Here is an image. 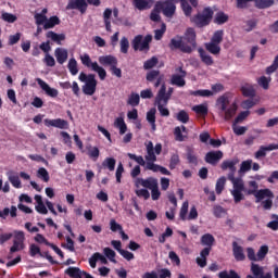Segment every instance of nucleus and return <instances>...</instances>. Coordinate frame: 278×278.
<instances>
[{"label": "nucleus", "instance_id": "obj_1", "mask_svg": "<svg viewBox=\"0 0 278 278\" xmlns=\"http://www.w3.org/2000/svg\"><path fill=\"white\" fill-rule=\"evenodd\" d=\"M168 47L170 51H181V53H192L197 49V30L188 27L184 36H176L170 39Z\"/></svg>", "mask_w": 278, "mask_h": 278}, {"label": "nucleus", "instance_id": "obj_2", "mask_svg": "<svg viewBox=\"0 0 278 278\" xmlns=\"http://www.w3.org/2000/svg\"><path fill=\"white\" fill-rule=\"evenodd\" d=\"M216 108L219 110V115L224 116V121H231L238 112V104L233 102L229 105V98L227 96H220L216 100Z\"/></svg>", "mask_w": 278, "mask_h": 278}, {"label": "nucleus", "instance_id": "obj_3", "mask_svg": "<svg viewBox=\"0 0 278 278\" xmlns=\"http://www.w3.org/2000/svg\"><path fill=\"white\" fill-rule=\"evenodd\" d=\"M212 18H214V10L212 7H205L201 12L190 17V23L199 29H203V27H207L212 23Z\"/></svg>", "mask_w": 278, "mask_h": 278}, {"label": "nucleus", "instance_id": "obj_4", "mask_svg": "<svg viewBox=\"0 0 278 278\" xmlns=\"http://www.w3.org/2000/svg\"><path fill=\"white\" fill-rule=\"evenodd\" d=\"M244 97L248 98L244 100L245 110H251L254 105H257L261 101L260 94H257V86L245 84L244 86Z\"/></svg>", "mask_w": 278, "mask_h": 278}, {"label": "nucleus", "instance_id": "obj_5", "mask_svg": "<svg viewBox=\"0 0 278 278\" xmlns=\"http://www.w3.org/2000/svg\"><path fill=\"white\" fill-rule=\"evenodd\" d=\"M80 62L87 68H91V71L98 73L101 81L105 80V77H108V72L105 71V68L100 66L99 63L92 62V59H90V54L85 53L80 55Z\"/></svg>", "mask_w": 278, "mask_h": 278}, {"label": "nucleus", "instance_id": "obj_6", "mask_svg": "<svg viewBox=\"0 0 278 278\" xmlns=\"http://www.w3.org/2000/svg\"><path fill=\"white\" fill-rule=\"evenodd\" d=\"M153 40V36L147 35L143 37L142 35H137L132 39V49L134 51H149L151 49V41Z\"/></svg>", "mask_w": 278, "mask_h": 278}, {"label": "nucleus", "instance_id": "obj_7", "mask_svg": "<svg viewBox=\"0 0 278 278\" xmlns=\"http://www.w3.org/2000/svg\"><path fill=\"white\" fill-rule=\"evenodd\" d=\"M249 186L250 188H253V190H249L248 193L254 194L257 203L263 201V199H273L275 197L270 189H261L257 191V182L255 180L250 181Z\"/></svg>", "mask_w": 278, "mask_h": 278}, {"label": "nucleus", "instance_id": "obj_8", "mask_svg": "<svg viewBox=\"0 0 278 278\" xmlns=\"http://www.w3.org/2000/svg\"><path fill=\"white\" fill-rule=\"evenodd\" d=\"M229 181L233 185V190L231 191V194L235 199V203H240L242 201V191L244 190V184H242V178H236L233 176V179H229Z\"/></svg>", "mask_w": 278, "mask_h": 278}, {"label": "nucleus", "instance_id": "obj_9", "mask_svg": "<svg viewBox=\"0 0 278 278\" xmlns=\"http://www.w3.org/2000/svg\"><path fill=\"white\" fill-rule=\"evenodd\" d=\"M160 184L157 182V178L155 177H148V178H136L135 186L136 188H140V186L146 190H152Z\"/></svg>", "mask_w": 278, "mask_h": 278}, {"label": "nucleus", "instance_id": "obj_10", "mask_svg": "<svg viewBox=\"0 0 278 278\" xmlns=\"http://www.w3.org/2000/svg\"><path fill=\"white\" fill-rule=\"evenodd\" d=\"M177 73H180V75L174 74L170 79V85L172 86H178V88H184L186 86V76L188 73L184 70V67H178L176 68Z\"/></svg>", "mask_w": 278, "mask_h": 278}, {"label": "nucleus", "instance_id": "obj_11", "mask_svg": "<svg viewBox=\"0 0 278 278\" xmlns=\"http://www.w3.org/2000/svg\"><path fill=\"white\" fill-rule=\"evenodd\" d=\"M251 274L252 275H248L247 278H273L271 273L264 274V268L255 263L251 264Z\"/></svg>", "mask_w": 278, "mask_h": 278}, {"label": "nucleus", "instance_id": "obj_12", "mask_svg": "<svg viewBox=\"0 0 278 278\" xmlns=\"http://www.w3.org/2000/svg\"><path fill=\"white\" fill-rule=\"evenodd\" d=\"M83 92L88 97H92V94L97 92V78L94 74H89V81L85 83L83 86Z\"/></svg>", "mask_w": 278, "mask_h": 278}, {"label": "nucleus", "instance_id": "obj_13", "mask_svg": "<svg viewBox=\"0 0 278 278\" xmlns=\"http://www.w3.org/2000/svg\"><path fill=\"white\" fill-rule=\"evenodd\" d=\"M66 10H79L80 14H86L88 2L86 0H70Z\"/></svg>", "mask_w": 278, "mask_h": 278}, {"label": "nucleus", "instance_id": "obj_14", "mask_svg": "<svg viewBox=\"0 0 278 278\" xmlns=\"http://www.w3.org/2000/svg\"><path fill=\"white\" fill-rule=\"evenodd\" d=\"M204 160L206 164H211V166H216V164H218V162L223 160V151H210L205 154Z\"/></svg>", "mask_w": 278, "mask_h": 278}, {"label": "nucleus", "instance_id": "obj_15", "mask_svg": "<svg viewBox=\"0 0 278 278\" xmlns=\"http://www.w3.org/2000/svg\"><path fill=\"white\" fill-rule=\"evenodd\" d=\"M36 81L38 86H40L41 90H43L48 97L55 99V97L60 94V91H58V89L51 88L49 84L42 80V78H37Z\"/></svg>", "mask_w": 278, "mask_h": 278}, {"label": "nucleus", "instance_id": "obj_16", "mask_svg": "<svg viewBox=\"0 0 278 278\" xmlns=\"http://www.w3.org/2000/svg\"><path fill=\"white\" fill-rule=\"evenodd\" d=\"M46 127H56V129H68V122L66 119L56 118V119H49L46 118L43 121Z\"/></svg>", "mask_w": 278, "mask_h": 278}, {"label": "nucleus", "instance_id": "obj_17", "mask_svg": "<svg viewBox=\"0 0 278 278\" xmlns=\"http://www.w3.org/2000/svg\"><path fill=\"white\" fill-rule=\"evenodd\" d=\"M244 122V111H241L232 123V130L236 136H244V126H238L239 123Z\"/></svg>", "mask_w": 278, "mask_h": 278}, {"label": "nucleus", "instance_id": "obj_18", "mask_svg": "<svg viewBox=\"0 0 278 278\" xmlns=\"http://www.w3.org/2000/svg\"><path fill=\"white\" fill-rule=\"evenodd\" d=\"M236 164H238V160L232 161H224L220 165L222 170H230L228 174V179H233L236 177Z\"/></svg>", "mask_w": 278, "mask_h": 278}, {"label": "nucleus", "instance_id": "obj_19", "mask_svg": "<svg viewBox=\"0 0 278 278\" xmlns=\"http://www.w3.org/2000/svg\"><path fill=\"white\" fill-rule=\"evenodd\" d=\"M98 62L102 66H110V68L118 66V59L112 54L99 56Z\"/></svg>", "mask_w": 278, "mask_h": 278}, {"label": "nucleus", "instance_id": "obj_20", "mask_svg": "<svg viewBox=\"0 0 278 278\" xmlns=\"http://www.w3.org/2000/svg\"><path fill=\"white\" fill-rule=\"evenodd\" d=\"M154 0H132V5L139 12H144V10H151L153 8Z\"/></svg>", "mask_w": 278, "mask_h": 278}, {"label": "nucleus", "instance_id": "obj_21", "mask_svg": "<svg viewBox=\"0 0 278 278\" xmlns=\"http://www.w3.org/2000/svg\"><path fill=\"white\" fill-rule=\"evenodd\" d=\"M278 143H270L268 146H261L258 151L255 152L254 156L256 160H261V157H266L267 151H277Z\"/></svg>", "mask_w": 278, "mask_h": 278}, {"label": "nucleus", "instance_id": "obj_22", "mask_svg": "<svg viewBox=\"0 0 278 278\" xmlns=\"http://www.w3.org/2000/svg\"><path fill=\"white\" fill-rule=\"evenodd\" d=\"M146 149H147V155H146L147 164H155V162H157V156L155 155V150L153 148V141H149L146 144Z\"/></svg>", "mask_w": 278, "mask_h": 278}, {"label": "nucleus", "instance_id": "obj_23", "mask_svg": "<svg viewBox=\"0 0 278 278\" xmlns=\"http://www.w3.org/2000/svg\"><path fill=\"white\" fill-rule=\"evenodd\" d=\"M54 55L59 64H64L68 60V50L63 48H56L54 50Z\"/></svg>", "mask_w": 278, "mask_h": 278}, {"label": "nucleus", "instance_id": "obj_24", "mask_svg": "<svg viewBox=\"0 0 278 278\" xmlns=\"http://www.w3.org/2000/svg\"><path fill=\"white\" fill-rule=\"evenodd\" d=\"M169 99H170V97L166 94V85H162L161 89L159 90L156 100H155L156 104H160L163 101V105H168Z\"/></svg>", "mask_w": 278, "mask_h": 278}, {"label": "nucleus", "instance_id": "obj_25", "mask_svg": "<svg viewBox=\"0 0 278 278\" xmlns=\"http://www.w3.org/2000/svg\"><path fill=\"white\" fill-rule=\"evenodd\" d=\"M46 38H49L50 40H52V42H56L58 45H62V41L66 40V35L58 34L53 30H49L46 34Z\"/></svg>", "mask_w": 278, "mask_h": 278}, {"label": "nucleus", "instance_id": "obj_26", "mask_svg": "<svg viewBox=\"0 0 278 278\" xmlns=\"http://www.w3.org/2000/svg\"><path fill=\"white\" fill-rule=\"evenodd\" d=\"M147 170H152V173H161L162 175H170V172L166 167L157 165L155 163H147Z\"/></svg>", "mask_w": 278, "mask_h": 278}, {"label": "nucleus", "instance_id": "obj_27", "mask_svg": "<svg viewBox=\"0 0 278 278\" xmlns=\"http://www.w3.org/2000/svg\"><path fill=\"white\" fill-rule=\"evenodd\" d=\"M232 253L237 262H242L244 260V250L242 247L238 245L237 241L232 242Z\"/></svg>", "mask_w": 278, "mask_h": 278}, {"label": "nucleus", "instance_id": "obj_28", "mask_svg": "<svg viewBox=\"0 0 278 278\" xmlns=\"http://www.w3.org/2000/svg\"><path fill=\"white\" fill-rule=\"evenodd\" d=\"M7 177L13 188H23V186L21 185V178L16 175V173H14L13 170H9L7 173Z\"/></svg>", "mask_w": 278, "mask_h": 278}, {"label": "nucleus", "instance_id": "obj_29", "mask_svg": "<svg viewBox=\"0 0 278 278\" xmlns=\"http://www.w3.org/2000/svg\"><path fill=\"white\" fill-rule=\"evenodd\" d=\"M65 275H68L71 278H83L86 276V271L80 270L79 267H68L65 270Z\"/></svg>", "mask_w": 278, "mask_h": 278}, {"label": "nucleus", "instance_id": "obj_30", "mask_svg": "<svg viewBox=\"0 0 278 278\" xmlns=\"http://www.w3.org/2000/svg\"><path fill=\"white\" fill-rule=\"evenodd\" d=\"M198 53L200 54L201 61L206 66H212L214 64V59L203 48H199Z\"/></svg>", "mask_w": 278, "mask_h": 278}, {"label": "nucleus", "instance_id": "obj_31", "mask_svg": "<svg viewBox=\"0 0 278 278\" xmlns=\"http://www.w3.org/2000/svg\"><path fill=\"white\" fill-rule=\"evenodd\" d=\"M214 242H216V239L212 233H205L201 237V244H203V247L212 249V247H214Z\"/></svg>", "mask_w": 278, "mask_h": 278}, {"label": "nucleus", "instance_id": "obj_32", "mask_svg": "<svg viewBox=\"0 0 278 278\" xmlns=\"http://www.w3.org/2000/svg\"><path fill=\"white\" fill-rule=\"evenodd\" d=\"M254 5L257 8V10H266L275 5V0H255Z\"/></svg>", "mask_w": 278, "mask_h": 278}, {"label": "nucleus", "instance_id": "obj_33", "mask_svg": "<svg viewBox=\"0 0 278 278\" xmlns=\"http://www.w3.org/2000/svg\"><path fill=\"white\" fill-rule=\"evenodd\" d=\"M61 21L60 17L56 15L51 16L50 18L46 20V23L43 24V29H53L55 25H60Z\"/></svg>", "mask_w": 278, "mask_h": 278}, {"label": "nucleus", "instance_id": "obj_34", "mask_svg": "<svg viewBox=\"0 0 278 278\" xmlns=\"http://www.w3.org/2000/svg\"><path fill=\"white\" fill-rule=\"evenodd\" d=\"M229 21V15H227L225 12L219 11L216 13L214 17V23L216 25H225Z\"/></svg>", "mask_w": 278, "mask_h": 278}, {"label": "nucleus", "instance_id": "obj_35", "mask_svg": "<svg viewBox=\"0 0 278 278\" xmlns=\"http://www.w3.org/2000/svg\"><path fill=\"white\" fill-rule=\"evenodd\" d=\"M162 11L160 10V7L155 3L153 10L150 13V21L153 23H160L162 21V16L160 15Z\"/></svg>", "mask_w": 278, "mask_h": 278}, {"label": "nucleus", "instance_id": "obj_36", "mask_svg": "<svg viewBox=\"0 0 278 278\" xmlns=\"http://www.w3.org/2000/svg\"><path fill=\"white\" fill-rule=\"evenodd\" d=\"M87 155L93 161L97 162L99 160V155H101V151L97 147L89 146L87 147Z\"/></svg>", "mask_w": 278, "mask_h": 278}, {"label": "nucleus", "instance_id": "obj_37", "mask_svg": "<svg viewBox=\"0 0 278 278\" xmlns=\"http://www.w3.org/2000/svg\"><path fill=\"white\" fill-rule=\"evenodd\" d=\"M103 168H108L111 173L116 168V159L114 157H106L102 162Z\"/></svg>", "mask_w": 278, "mask_h": 278}, {"label": "nucleus", "instance_id": "obj_38", "mask_svg": "<svg viewBox=\"0 0 278 278\" xmlns=\"http://www.w3.org/2000/svg\"><path fill=\"white\" fill-rule=\"evenodd\" d=\"M127 104L131 105V108H138L140 105V94L131 92L128 97Z\"/></svg>", "mask_w": 278, "mask_h": 278}, {"label": "nucleus", "instance_id": "obj_39", "mask_svg": "<svg viewBox=\"0 0 278 278\" xmlns=\"http://www.w3.org/2000/svg\"><path fill=\"white\" fill-rule=\"evenodd\" d=\"M205 49L208 51V53H212L213 55H218L220 53V45L214 43V42H208L205 43Z\"/></svg>", "mask_w": 278, "mask_h": 278}, {"label": "nucleus", "instance_id": "obj_40", "mask_svg": "<svg viewBox=\"0 0 278 278\" xmlns=\"http://www.w3.org/2000/svg\"><path fill=\"white\" fill-rule=\"evenodd\" d=\"M47 9H42L41 13L35 14L36 25H45L47 23Z\"/></svg>", "mask_w": 278, "mask_h": 278}, {"label": "nucleus", "instance_id": "obj_41", "mask_svg": "<svg viewBox=\"0 0 278 278\" xmlns=\"http://www.w3.org/2000/svg\"><path fill=\"white\" fill-rule=\"evenodd\" d=\"M159 62H160V60L157 59V56H152L151 59L147 60L143 63L144 71H151V68H155V66H157Z\"/></svg>", "mask_w": 278, "mask_h": 278}, {"label": "nucleus", "instance_id": "obj_42", "mask_svg": "<svg viewBox=\"0 0 278 278\" xmlns=\"http://www.w3.org/2000/svg\"><path fill=\"white\" fill-rule=\"evenodd\" d=\"M227 184V178L225 176H222L216 181V194H223V190H225V185Z\"/></svg>", "mask_w": 278, "mask_h": 278}, {"label": "nucleus", "instance_id": "obj_43", "mask_svg": "<svg viewBox=\"0 0 278 278\" xmlns=\"http://www.w3.org/2000/svg\"><path fill=\"white\" fill-rule=\"evenodd\" d=\"M268 251H269L268 245L266 244L261 245V248L256 253L258 262H264V260H266V256L268 255Z\"/></svg>", "mask_w": 278, "mask_h": 278}, {"label": "nucleus", "instance_id": "obj_44", "mask_svg": "<svg viewBox=\"0 0 278 278\" xmlns=\"http://www.w3.org/2000/svg\"><path fill=\"white\" fill-rule=\"evenodd\" d=\"M67 68L71 73V75L75 76L77 73H79V68L77 67V60L75 58L70 59Z\"/></svg>", "mask_w": 278, "mask_h": 278}, {"label": "nucleus", "instance_id": "obj_45", "mask_svg": "<svg viewBox=\"0 0 278 278\" xmlns=\"http://www.w3.org/2000/svg\"><path fill=\"white\" fill-rule=\"evenodd\" d=\"M225 214H227V210H225V207L218 204L213 206V215L215 216V218H223Z\"/></svg>", "mask_w": 278, "mask_h": 278}, {"label": "nucleus", "instance_id": "obj_46", "mask_svg": "<svg viewBox=\"0 0 278 278\" xmlns=\"http://www.w3.org/2000/svg\"><path fill=\"white\" fill-rule=\"evenodd\" d=\"M192 97H214V92L210 89H200L191 91Z\"/></svg>", "mask_w": 278, "mask_h": 278}, {"label": "nucleus", "instance_id": "obj_47", "mask_svg": "<svg viewBox=\"0 0 278 278\" xmlns=\"http://www.w3.org/2000/svg\"><path fill=\"white\" fill-rule=\"evenodd\" d=\"M180 162H181V160L179 159V154H177V153L172 154L170 160H169V169L175 170L177 168V166H179Z\"/></svg>", "mask_w": 278, "mask_h": 278}, {"label": "nucleus", "instance_id": "obj_48", "mask_svg": "<svg viewBox=\"0 0 278 278\" xmlns=\"http://www.w3.org/2000/svg\"><path fill=\"white\" fill-rule=\"evenodd\" d=\"M127 156L129 157V160H134V162H136L137 164H139V166H144L146 170H147V163L144 161V157H142V155H136L132 153H128Z\"/></svg>", "mask_w": 278, "mask_h": 278}, {"label": "nucleus", "instance_id": "obj_49", "mask_svg": "<svg viewBox=\"0 0 278 278\" xmlns=\"http://www.w3.org/2000/svg\"><path fill=\"white\" fill-rule=\"evenodd\" d=\"M260 170V163H253L252 160L244 161V173H249V170Z\"/></svg>", "mask_w": 278, "mask_h": 278}, {"label": "nucleus", "instance_id": "obj_50", "mask_svg": "<svg viewBox=\"0 0 278 278\" xmlns=\"http://www.w3.org/2000/svg\"><path fill=\"white\" fill-rule=\"evenodd\" d=\"M223 36H225V33L223 30H216L211 38V42L215 45H220V42H223Z\"/></svg>", "mask_w": 278, "mask_h": 278}, {"label": "nucleus", "instance_id": "obj_51", "mask_svg": "<svg viewBox=\"0 0 278 278\" xmlns=\"http://www.w3.org/2000/svg\"><path fill=\"white\" fill-rule=\"evenodd\" d=\"M37 177H39V179H42V181H45L46 184L49 182L50 179L49 172L45 167H40L37 170Z\"/></svg>", "mask_w": 278, "mask_h": 278}, {"label": "nucleus", "instance_id": "obj_52", "mask_svg": "<svg viewBox=\"0 0 278 278\" xmlns=\"http://www.w3.org/2000/svg\"><path fill=\"white\" fill-rule=\"evenodd\" d=\"M176 118L177 121H179V123H182L184 125H186V123L190 121V115H188V112L181 110L177 113Z\"/></svg>", "mask_w": 278, "mask_h": 278}, {"label": "nucleus", "instance_id": "obj_53", "mask_svg": "<svg viewBox=\"0 0 278 278\" xmlns=\"http://www.w3.org/2000/svg\"><path fill=\"white\" fill-rule=\"evenodd\" d=\"M192 111L195 112V114H201V116H207V105L204 104H198L192 108Z\"/></svg>", "mask_w": 278, "mask_h": 278}, {"label": "nucleus", "instance_id": "obj_54", "mask_svg": "<svg viewBox=\"0 0 278 278\" xmlns=\"http://www.w3.org/2000/svg\"><path fill=\"white\" fill-rule=\"evenodd\" d=\"M257 84L261 86V88H263V90H268V88H270V78L261 76L257 80Z\"/></svg>", "mask_w": 278, "mask_h": 278}, {"label": "nucleus", "instance_id": "obj_55", "mask_svg": "<svg viewBox=\"0 0 278 278\" xmlns=\"http://www.w3.org/2000/svg\"><path fill=\"white\" fill-rule=\"evenodd\" d=\"M103 253L105 257L110 260V262L116 264V252H114V250H112L111 248H104Z\"/></svg>", "mask_w": 278, "mask_h": 278}, {"label": "nucleus", "instance_id": "obj_56", "mask_svg": "<svg viewBox=\"0 0 278 278\" xmlns=\"http://www.w3.org/2000/svg\"><path fill=\"white\" fill-rule=\"evenodd\" d=\"M135 194H137L141 199H144V201H149V199H151V193L149 192V189H138L135 191Z\"/></svg>", "mask_w": 278, "mask_h": 278}, {"label": "nucleus", "instance_id": "obj_57", "mask_svg": "<svg viewBox=\"0 0 278 278\" xmlns=\"http://www.w3.org/2000/svg\"><path fill=\"white\" fill-rule=\"evenodd\" d=\"M159 77H160V71L152 70L147 73L146 79H147V81H155V79H159Z\"/></svg>", "mask_w": 278, "mask_h": 278}, {"label": "nucleus", "instance_id": "obj_58", "mask_svg": "<svg viewBox=\"0 0 278 278\" xmlns=\"http://www.w3.org/2000/svg\"><path fill=\"white\" fill-rule=\"evenodd\" d=\"M21 33H16L15 35H10L9 36V47H14V45H18V41L21 40Z\"/></svg>", "mask_w": 278, "mask_h": 278}, {"label": "nucleus", "instance_id": "obj_59", "mask_svg": "<svg viewBox=\"0 0 278 278\" xmlns=\"http://www.w3.org/2000/svg\"><path fill=\"white\" fill-rule=\"evenodd\" d=\"M2 20H4L5 23H16L18 21V17L12 13L4 12L2 13Z\"/></svg>", "mask_w": 278, "mask_h": 278}, {"label": "nucleus", "instance_id": "obj_60", "mask_svg": "<svg viewBox=\"0 0 278 278\" xmlns=\"http://www.w3.org/2000/svg\"><path fill=\"white\" fill-rule=\"evenodd\" d=\"M121 53H129V39L127 37L121 39Z\"/></svg>", "mask_w": 278, "mask_h": 278}, {"label": "nucleus", "instance_id": "obj_61", "mask_svg": "<svg viewBox=\"0 0 278 278\" xmlns=\"http://www.w3.org/2000/svg\"><path fill=\"white\" fill-rule=\"evenodd\" d=\"M188 207H189L188 202H184L179 213L180 220L188 219Z\"/></svg>", "mask_w": 278, "mask_h": 278}, {"label": "nucleus", "instance_id": "obj_62", "mask_svg": "<svg viewBox=\"0 0 278 278\" xmlns=\"http://www.w3.org/2000/svg\"><path fill=\"white\" fill-rule=\"evenodd\" d=\"M13 242H20L23 244V242H25V232L23 230H15Z\"/></svg>", "mask_w": 278, "mask_h": 278}, {"label": "nucleus", "instance_id": "obj_63", "mask_svg": "<svg viewBox=\"0 0 278 278\" xmlns=\"http://www.w3.org/2000/svg\"><path fill=\"white\" fill-rule=\"evenodd\" d=\"M219 278H240V275L236 270L231 269L229 274L227 271H222L218 275Z\"/></svg>", "mask_w": 278, "mask_h": 278}, {"label": "nucleus", "instance_id": "obj_64", "mask_svg": "<svg viewBox=\"0 0 278 278\" xmlns=\"http://www.w3.org/2000/svg\"><path fill=\"white\" fill-rule=\"evenodd\" d=\"M43 62L47 66H50V67L55 66V59L49 53L45 55Z\"/></svg>", "mask_w": 278, "mask_h": 278}]
</instances>
